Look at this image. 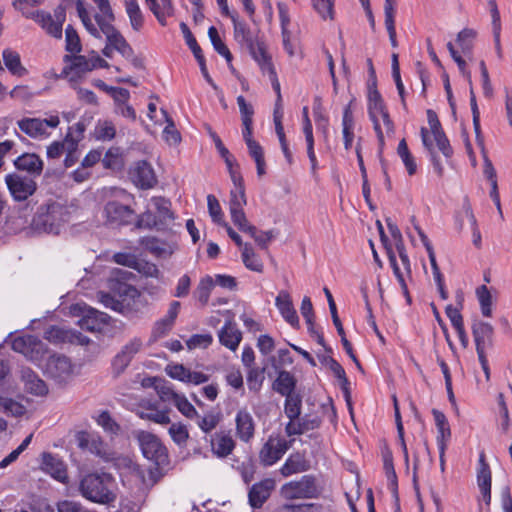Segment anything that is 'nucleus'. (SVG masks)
I'll return each mask as SVG.
<instances>
[{"mask_svg": "<svg viewBox=\"0 0 512 512\" xmlns=\"http://www.w3.org/2000/svg\"><path fill=\"white\" fill-rule=\"evenodd\" d=\"M107 221L115 225H127L134 216V211L128 206L117 201H109L104 207Z\"/></svg>", "mask_w": 512, "mask_h": 512, "instance_id": "obj_20", "label": "nucleus"}, {"mask_svg": "<svg viewBox=\"0 0 512 512\" xmlns=\"http://www.w3.org/2000/svg\"><path fill=\"white\" fill-rule=\"evenodd\" d=\"M234 24V39L241 45L245 46L252 58L259 63L269 57L266 47L248 28L244 22L237 20L236 16L229 15Z\"/></svg>", "mask_w": 512, "mask_h": 512, "instance_id": "obj_4", "label": "nucleus"}, {"mask_svg": "<svg viewBox=\"0 0 512 512\" xmlns=\"http://www.w3.org/2000/svg\"><path fill=\"white\" fill-rule=\"evenodd\" d=\"M113 21L114 19L110 18H99L96 22L101 32L106 36L107 43L123 57L131 59L134 51L122 34L112 25Z\"/></svg>", "mask_w": 512, "mask_h": 512, "instance_id": "obj_9", "label": "nucleus"}, {"mask_svg": "<svg viewBox=\"0 0 512 512\" xmlns=\"http://www.w3.org/2000/svg\"><path fill=\"white\" fill-rule=\"evenodd\" d=\"M21 378L27 392L36 396H44L47 394L48 388L45 382L30 368H23L21 370Z\"/></svg>", "mask_w": 512, "mask_h": 512, "instance_id": "obj_33", "label": "nucleus"}, {"mask_svg": "<svg viewBox=\"0 0 512 512\" xmlns=\"http://www.w3.org/2000/svg\"><path fill=\"white\" fill-rule=\"evenodd\" d=\"M257 64L260 67L262 73L268 74V77L270 79L271 85H272L274 91L277 94V100H278V102H281L282 101V96H281L280 83L278 81V77H277V73L275 71V68H274V66L272 64L271 57L269 56V57L265 58L264 60L260 61Z\"/></svg>", "mask_w": 512, "mask_h": 512, "instance_id": "obj_46", "label": "nucleus"}, {"mask_svg": "<svg viewBox=\"0 0 512 512\" xmlns=\"http://www.w3.org/2000/svg\"><path fill=\"white\" fill-rule=\"evenodd\" d=\"M317 493L315 480L312 476L305 475L297 481L285 483L280 488V495L286 500L309 499Z\"/></svg>", "mask_w": 512, "mask_h": 512, "instance_id": "obj_7", "label": "nucleus"}, {"mask_svg": "<svg viewBox=\"0 0 512 512\" xmlns=\"http://www.w3.org/2000/svg\"><path fill=\"white\" fill-rule=\"evenodd\" d=\"M275 488V481L267 478L252 485L248 493L249 504L253 508H261Z\"/></svg>", "mask_w": 512, "mask_h": 512, "instance_id": "obj_24", "label": "nucleus"}, {"mask_svg": "<svg viewBox=\"0 0 512 512\" xmlns=\"http://www.w3.org/2000/svg\"><path fill=\"white\" fill-rule=\"evenodd\" d=\"M218 338L221 345L236 351L242 341V332L238 329L233 320H227L224 326L218 332Z\"/></svg>", "mask_w": 512, "mask_h": 512, "instance_id": "obj_27", "label": "nucleus"}, {"mask_svg": "<svg viewBox=\"0 0 512 512\" xmlns=\"http://www.w3.org/2000/svg\"><path fill=\"white\" fill-rule=\"evenodd\" d=\"M265 368L250 367L247 373V385L250 391L259 392L265 380Z\"/></svg>", "mask_w": 512, "mask_h": 512, "instance_id": "obj_53", "label": "nucleus"}, {"mask_svg": "<svg viewBox=\"0 0 512 512\" xmlns=\"http://www.w3.org/2000/svg\"><path fill=\"white\" fill-rule=\"evenodd\" d=\"M85 124L81 121L69 127L65 140L72 149H78L79 142L84 138Z\"/></svg>", "mask_w": 512, "mask_h": 512, "instance_id": "obj_56", "label": "nucleus"}, {"mask_svg": "<svg viewBox=\"0 0 512 512\" xmlns=\"http://www.w3.org/2000/svg\"><path fill=\"white\" fill-rule=\"evenodd\" d=\"M136 227L145 229L156 228L158 230L164 229L152 209H148L138 216Z\"/></svg>", "mask_w": 512, "mask_h": 512, "instance_id": "obj_59", "label": "nucleus"}, {"mask_svg": "<svg viewBox=\"0 0 512 512\" xmlns=\"http://www.w3.org/2000/svg\"><path fill=\"white\" fill-rule=\"evenodd\" d=\"M476 294L481 306L482 314L485 317H489L491 315V294L488 288L485 285H482L477 288Z\"/></svg>", "mask_w": 512, "mask_h": 512, "instance_id": "obj_64", "label": "nucleus"}, {"mask_svg": "<svg viewBox=\"0 0 512 512\" xmlns=\"http://www.w3.org/2000/svg\"><path fill=\"white\" fill-rule=\"evenodd\" d=\"M143 347L141 338L134 337L122 346L120 351L114 356L112 360V373L115 376L122 374L130 365L131 361L138 354Z\"/></svg>", "mask_w": 512, "mask_h": 512, "instance_id": "obj_14", "label": "nucleus"}, {"mask_svg": "<svg viewBox=\"0 0 512 512\" xmlns=\"http://www.w3.org/2000/svg\"><path fill=\"white\" fill-rule=\"evenodd\" d=\"M209 38L212 42L214 49L223 56L228 63L232 61V54L225 43L220 39L217 29L211 26L208 30Z\"/></svg>", "mask_w": 512, "mask_h": 512, "instance_id": "obj_57", "label": "nucleus"}, {"mask_svg": "<svg viewBox=\"0 0 512 512\" xmlns=\"http://www.w3.org/2000/svg\"><path fill=\"white\" fill-rule=\"evenodd\" d=\"M23 15L26 18L33 19L48 35L56 39L62 38V26L66 19L65 9L63 7H57L53 15L44 10L23 12Z\"/></svg>", "mask_w": 512, "mask_h": 512, "instance_id": "obj_5", "label": "nucleus"}, {"mask_svg": "<svg viewBox=\"0 0 512 512\" xmlns=\"http://www.w3.org/2000/svg\"><path fill=\"white\" fill-rule=\"evenodd\" d=\"M124 5L131 27L135 31H140L144 25V16L140 9L138 0H124Z\"/></svg>", "mask_w": 512, "mask_h": 512, "instance_id": "obj_40", "label": "nucleus"}, {"mask_svg": "<svg viewBox=\"0 0 512 512\" xmlns=\"http://www.w3.org/2000/svg\"><path fill=\"white\" fill-rule=\"evenodd\" d=\"M234 188L230 191L229 209L244 208L247 204L245 187L242 176L238 172H232Z\"/></svg>", "mask_w": 512, "mask_h": 512, "instance_id": "obj_35", "label": "nucleus"}, {"mask_svg": "<svg viewBox=\"0 0 512 512\" xmlns=\"http://www.w3.org/2000/svg\"><path fill=\"white\" fill-rule=\"evenodd\" d=\"M294 440L286 441L281 437L269 436L259 451V461L263 466H272L279 461L291 447Z\"/></svg>", "mask_w": 512, "mask_h": 512, "instance_id": "obj_11", "label": "nucleus"}, {"mask_svg": "<svg viewBox=\"0 0 512 512\" xmlns=\"http://www.w3.org/2000/svg\"><path fill=\"white\" fill-rule=\"evenodd\" d=\"M397 154L401 158L407 173L409 175H414L417 171V164L411 152L408 149L407 143L405 139H402L397 147Z\"/></svg>", "mask_w": 512, "mask_h": 512, "instance_id": "obj_48", "label": "nucleus"}, {"mask_svg": "<svg viewBox=\"0 0 512 512\" xmlns=\"http://www.w3.org/2000/svg\"><path fill=\"white\" fill-rule=\"evenodd\" d=\"M275 305L278 308L282 317L293 327H297L299 325V318L297 316V312L293 306L292 299L290 294L281 290L276 299Z\"/></svg>", "mask_w": 512, "mask_h": 512, "instance_id": "obj_28", "label": "nucleus"}, {"mask_svg": "<svg viewBox=\"0 0 512 512\" xmlns=\"http://www.w3.org/2000/svg\"><path fill=\"white\" fill-rule=\"evenodd\" d=\"M45 339H47L51 343H80L84 344L88 342L87 337L83 336L81 333L65 329L60 326H51L44 333Z\"/></svg>", "mask_w": 512, "mask_h": 512, "instance_id": "obj_22", "label": "nucleus"}, {"mask_svg": "<svg viewBox=\"0 0 512 512\" xmlns=\"http://www.w3.org/2000/svg\"><path fill=\"white\" fill-rule=\"evenodd\" d=\"M322 421L317 415L305 414L303 417L299 416L293 422H288L285 425V433L287 436L302 435L308 431L315 430L320 427Z\"/></svg>", "mask_w": 512, "mask_h": 512, "instance_id": "obj_23", "label": "nucleus"}, {"mask_svg": "<svg viewBox=\"0 0 512 512\" xmlns=\"http://www.w3.org/2000/svg\"><path fill=\"white\" fill-rule=\"evenodd\" d=\"M117 485L109 473H89L79 483V492L90 502L110 504L117 498Z\"/></svg>", "mask_w": 512, "mask_h": 512, "instance_id": "obj_1", "label": "nucleus"}, {"mask_svg": "<svg viewBox=\"0 0 512 512\" xmlns=\"http://www.w3.org/2000/svg\"><path fill=\"white\" fill-rule=\"evenodd\" d=\"M210 446L215 456L218 458H226L235 449L236 442L229 433L221 431L211 436Z\"/></svg>", "mask_w": 512, "mask_h": 512, "instance_id": "obj_26", "label": "nucleus"}, {"mask_svg": "<svg viewBox=\"0 0 512 512\" xmlns=\"http://www.w3.org/2000/svg\"><path fill=\"white\" fill-rule=\"evenodd\" d=\"M14 166L19 171L27 172L28 177L35 178L41 175L44 163L37 154L24 153L14 160Z\"/></svg>", "mask_w": 512, "mask_h": 512, "instance_id": "obj_25", "label": "nucleus"}, {"mask_svg": "<svg viewBox=\"0 0 512 512\" xmlns=\"http://www.w3.org/2000/svg\"><path fill=\"white\" fill-rule=\"evenodd\" d=\"M151 205L158 221L165 228L174 220V213L171 210V202L161 196L152 197Z\"/></svg>", "mask_w": 512, "mask_h": 512, "instance_id": "obj_34", "label": "nucleus"}, {"mask_svg": "<svg viewBox=\"0 0 512 512\" xmlns=\"http://www.w3.org/2000/svg\"><path fill=\"white\" fill-rule=\"evenodd\" d=\"M472 334L477 354H485L493 346L494 329L483 321L476 320L472 325Z\"/></svg>", "mask_w": 512, "mask_h": 512, "instance_id": "obj_19", "label": "nucleus"}, {"mask_svg": "<svg viewBox=\"0 0 512 512\" xmlns=\"http://www.w3.org/2000/svg\"><path fill=\"white\" fill-rule=\"evenodd\" d=\"M113 290L118 298L104 292H100L98 297L105 307L111 308L112 310L120 313H126L133 310L134 306L141 298L140 292L134 286L127 283L119 282Z\"/></svg>", "mask_w": 512, "mask_h": 512, "instance_id": "obj_3", "label": "nucleus"}, {"mask_svg": "<svg viewBox=\"0 0 512 512\" xmlns=\"http://www.w3.org/2000/svg\"><path fill=\"white\" fill-rule=\"evenodd\" d=\"M477 483L479 489L491 488V470L484 460V455L480 456Z\"/></svg>", "mask_w": 512, "mask_h": 512, "instance_id": "obj_62", "label": "nucleus"}, {"mask_svg": "<svg viewBox=\"0 0 512 512\" xmlns=\"http://www.w3.org/2000/svg\"><path fill=\"white\" fill-rule=\"evenodd\" d=\"M137 415L144 420H149L160 425L171 422L168 410L162 409H138Z\"/></svg>", "mask_w": 512, "mask_h": 512, "instance_id": "obj_45", "label": "nucleus"}, {"mask_svg": "<svg viewBox=\"0 0 512 512\" xmlns=\"http://www.w3.org/2000/svg\"><path fill=\"white\" fill-rule=\"evenodd\" d=\"M67 208L57 202L41 205L32 219L31 229L36 233L59 234L60 229L68 221Z\"/></svg>", "mask_w": 512, "mask_h": 512, "instance_id": "obj_2", "label": "nucleus"}, {"mask_svg": "<svg viewBox=\"0 0 512 512\" xmlns=\"http://www.w3.org/2000/svg\"><path fill=\"white\" fill-rule=\"evenodd\" d=\"M432 414L434 417L435 425L437 428L438 436H437V446L439 452H442V455H445V450L447 448V441L451 437L450 425L446 416L439 410L433 409Z\"/></svg>", "mask_w": 512, "mask_h": 512, "instance_id": "obj_31", "label": "nucleus"}, {"mask_svg": "<svg viewBox=\"0 0 512 512\" xmlns=\"http://www.w3.org/2000/svg\"><path fill=\"white\" fill-rule=\"evenodd\" d=\"M308 469L306 460L300 454H291L280 468V473L284 477L304 472Z\"/></svg>", "mask_w": 512, "mask_h": 512, "instance_id": "obj_37", "label": "nucleus"}, {"mask_svg": "<svg viewBox=\"0 0 512 512\" xmlns=\"http://www.w3.org/2000/svg\"><path fill=\"white\" fill-rule=\"evenodd\" d=\"M213 287L214 279L211 276L206 275L200 279L194 291V297L201 303L202 306H205L208 303Z\"/></svg>", "mask_w": 512, "mask_h": 512, "instance_id": "obj_44", "label": "nucleus"}, {"mask_svg": "<svg viewBox=\"0 0 512 512\" xmlns=\"http://www.w3.org/2000/svg\"><path fill=\"white\" fill-rule=\"evenodd\" d=\"M229 212L233 224L237 226L240 231L246 233L255 230V226L248 222L243 208L229 209Z\"/></svg>", "mask_w": 512, "mask_h": 512, "instance_id": "obj_58", "label": "nucleus"}, {"mask_svg": "<svg viewBox=\"0 0 512 512\" xmlns=\"http://www.w3.org/2000/svg\"><path fill=\"white\" fill-rule=\"evenodd\" d=\"M296 379L288 371H280L273 383V389L282 396L295 393Z\"/></svg>", "mask_w": 512, "mask_h": 512, "instance_id": "obj_36", "label": "nucleus"}, {"mask_svg": "<svg viewBox=\"0 0 512 512\" xmlns=\"http://www.w3.org/2000/svg\"><path fill=\"white\" fill-rule=\"evenodd\" d=\"M235 435L243 443L253 440L256 430V422L250 411L244 407L237 410L235 415Z\"/></svg>", "mask_w": 512, "mask_h": 512, "instance_id": "obj_18", "label": "nucleus"}, {"mask_svg": "<svg viewBox=\"0 0 512 512\" xmlns=\"http://www.w3.org/2000/svg\"><path fill=\"white\" fill-rule=\"evenodd\" d=\"M301 410L302 397L299 394L293 393L285 396L284 413L289 419L288 422H293L295 419H298L301 415Z\"/></svg>", "mask_w": 512, "mask_h": 512, "instance_id": "obj_42", "label": "nucleus"}, {"mask_svg": "<svg viewBox=\"0 0 512 512\" xmlns=\"http://www.w3.org/2000/svg\"><path fill=\"white\" fill-rule=\"evenodd\" d=\"M65 49L71 55L78 54L82 50L80 37L71 25H68L65 29Z\"/></svg>", "mask_w": 512, "mask_h": 512, "instance_id": "obj_52", "label": "nucleus"}, {"mask_svg": "<svg viewBox=\"0 0 512 512\" xmlns=\"http://www.w3.org/2000/svg\"><path fill=\"white\" fill-rule=\"evenodd\" d=\"M107 322V315L94 308H87L84 315L78 320L81 329L95 332L101 329V326Z\"/></svg>", "mask_w": 512, "mask_h": 512, "instance_id": "obj_32", "label": "nucleus"}, {"mask_svg": "<svg viewBox=\"0 0 512 512\" xmlns=\"http://www.w3.org/2000/svg\"><path fill=\"white\" fill-rule=\"evenodd\" d=\"M3 61L9 72L18 77L27 74V69L21 64L20 55L11 49L3 51Z\"/></svg>", "mask_w": 512, "mask_h": 512, "instance_id": "obj_39", "label": "nucleus"}, {"mask_svg": "<svg viewBox=\"0 0 512 512\" xmlns=\"http://www.w3.org/2000/svg\"><path fill=\"white\" fill-rule=\"evenodd\" d=\"M312 5L323 20H333L334 0H312Z\"/></svg>", "mask_w": 512, "mask_h": 512, "instance_id": "obj_61", "label": "nucleus"}, {"mask_svg": "<svg viewBox=\"0 0 512 512\" xmlns=\"http://www.w3.org/2000/svg\"><path fill=\"white\" fill-rule=\"evenodd\" d=\"M60 123L57 115H51L49 118H22L17 121V126L21 132L31 138L46 137L49 135L48 129L56 128Z\"/></svg>", "mask_w": 512, "mask_h": 512, "instance_id": "obj_10", "label": "nucleus"}, {"mask_svg": "<svg viewBox=\"0 0 512 512\" xmlns=\"http://www.w3.org/2000/svg\"><path fill=\"white\" fill-rule=\"evenodd\" d=\"M76 10L79 18L81 19L86 30L96 38H100V28L98 29L93 23L92 20L84 6V2L82 0H77L76 2Z\"/></svg>", "mask_w": 512, "mask_h": 512, "instance_id": "obj_54", "label": "nucleus"}, {"mask_svg": "<svg viewBox=\"0 0 512 512\" xmlns=\"http://www.w3.org/2000/svg\"><path fill=\"white\" fill-rule=\"evenodd\" d=\"M76 441L80 449L89 451L106 462L115 460L113 453L107 449L106 444L95 433L80 431L76 435Z\"/></svg>", "mask_w": 512, "mask_h": 512, "instance_id": "obj_13", "label": "nucleus"}, {"mask_svg": "<svg viewBox=\"0 0 512 512\" xmlns=\"http://www.w3.org/2000/svg\"><path fill=\"white\" fill-rule=\"evenodd\" d=\"M142 243L145 249L156 257L167 258L174 252L172 245L162 242L156 238H147Z\"/></svg>", "mask_w": 512, "mask_h": 512, "instance_id": "obj_41", "label": "nucleus"}, {"mask_svg": "<svg viewBox=\"0 0 512 512\" xmlns=\"http://www.w3.org/2000/svg\"><path fill=\"white\" fill-rule=\"evenodd\" d=\"M193 420L204 433H209L218 426L221 421V415L219 413L208 412L204 416H200L199 413H197V417Z\"/></svg>", "mask_w": 512, "mask_h": 512, "instance_id": "obj_49", "label": "nucleus"}, {"mask_svg": "<svg viewBox=\"0 0 512 512\" xmlns=\"http://www.w3.org/2000/svg\"><path fill=\"white\" fill-rule=\"evenodd\" d=\"M354 117L350 106H346L343 111L342 117V134L344 140V147L346 150H350L354 140Z\"/></svg>", "mask_w": 512, "mask_h": 512, "instance_id": "obj_38", "label": "nucleus"}, {"mask_svg": "<svg viewBox=\"0 0 512 512\" xmlns=\"http://www.w3.org/2000/svg\"><path fill=\"white\" fill-rule=\"evenodd\" d=\"M115 134V126L109 120H98L93 132L94 137L101 141H109L115 137Z\"/></svg>", "mask_w": 512, "mask_h": 512, "instance_id": "obj_51", "label": "nucleus"}, {"mask_svg": "<svg viewBox=\"0 0 512 512\" xmlns=\"http://www.w3.org/2000/svg\"><path fill=\"white\" fill-rule=\"evenodd\" d=\"M64 60L69 64L63 69L62 73L72 86H75L82 77L95 69L93 62L86 56L65 55Z\"/></svg>", "mask_w": 512, "mask_h": 512, "instance_id": "obj_12", "label": "nucleus"}, {"mask_svg": "<svg viewBox=\"0 0 512 512\" xmlns=\"http://www.w3.org/2000/svg\"><path fill=\"white\" fill-rule=\"evenodd\" d=\"M134 436L138 441L143 456L156 465L164 464L167 460V449L159 437L151 432L137 430Z\"/></svg>", "mask_w": 512, "mask_h": 512, "instance_id": "obj_6", "label": "nucleus"}, {"mask_svg": "<svg viewBox=\"0 0 512 512\" xmlns=\"http://www.w3.org/2000/svg\"><path fill=\"white\" fill-rule=\"evenodd\" d=\"M370 120L373 123L374 131L377 135L378 143L380 152L382 151L384 145H385V138L384 133L382 130V124L385 127L386 134L388 136H391L395 132V126L393 121L390 118V115L388 113V110L385 107V104L368 111Z\"/></svg>", "mask_w": 512, "mask_h": 512, "instance_id": "obj_16", "label": "nucleus"}, {"mask_svg": "<svg viewBox=\"0 0 512 512\" xmlns=\"http://www.w3.org/2000/svg\"><path fill=\"white\" fill-rule=\"evenodd\" d=\"M489 4L491 7V17H492L495 48H496L497 56L501 59L503 57V54H502L501 43H500V32H501L500 13L498 11L495 0H490Z\"/></svg>", "mask_w": 512, "mask_h": 512, "instance_id": "obj_47", "label": "nucleus"}, {"mask_svg": "<svg viewBox=\"0 0 512 512\" xmlns=\"http://www.w3.org/2000/svg\"><path fill=\"white\" fill-rule=\"evenodd\" d=\"M45 372L58 382L66 381L73 373V366L68 357L53 354L48 357L45 364Z\"/></svg>", "mask_w": 512, "mask_h": 512, "instance_id": "obj_17", "label": "nucleus"}, {"mask_svg": "<svg viewBox=\"0 0 512 512\" xmlns=\"http://www.w3.org/2000/svg\"><path fill=\"white\" fill-rule=\"evenodd\" d=\"M420 134H421V139H422V143H423L424 147L430 153L431 161H432V165H433L434 171L437 173V175L439 177H442L443 173H444V168H443L439 158L435 154L434 146H433V143H432V141L430 139V132H429V130L427 128H425V127H422L421 130H420Z\"/></svg>", "mask_w": 512, "mask_h": 512, "instance_id": "obj_43", "label": "nucleus"}, {"mask_svg": "<svg viewBox=\"0 0 512 512\" xmlns=\"http://www.w3.org/2000/svg\"><path fill=\"white\" fill-rule=\"evenodd\" d=\"M5 183L15 201H25L37 190V183L34 178L18 173L7 174Z\"/></svg>", "mask_w": 512, "mask_h": 512, "instance_id": "obj_8", "label": "nucleus"}, {"mask_svg": "<svg viewBox=\"0 0 512 512\" xmlns=\"http://www.w3.org/2000/svg\"><path fill=\"white\" fill-rule=\"evenodd\" d=\"M130 180L141 189H151L157 184V177L151 164L146 160L134 162L128 172Z\"/></svg>", "mask_w": 512, "mask_h": 512, "instance_id": "obj_15", "label": "nucleus"}, {"mask_svg": "<svg viewBox=\"0 0 512 512\" xmlns=\"http://www.w3.org/2000/svg\"><path fill=\"white\" fill-rule=\"evenodd\" d=\"M145 3L161 26H166L168 18L174 15L172 0H145Z\"/></svg>", "mask_w": 512, "mask_h": 512, "instance_id": "obj_29", "label": "nucleus"}, {"mask_svg": "<svg viewBox=\"0 0 512 512\" xmlns=\"http://www.w3.org/2000/svg\"><path fill=\"white\" fill-rule=\"evenodd\" d=\"M76 10L79 18L81 19L86 30L96 38H100V28L98 29L93 23L92 20L84 6V2L82 0H77L76 2Z\"/></svg>", "mask_w": 512, "mask_h": 512, "instance_id": "obj_55", "label": "nucleus"}, {"mask_svg": "<svg viewBox=\"0 0 512 512\" xmlns=\"http://www.w3.org/2000/svg\"><path fill=\"white\" fill-rule=\"evenodd\" d=\"M242 260L246 268L255 271L262 272L263 271V263L259 259V257L255 254L252 246L250 244H245L242 248Z\"/></svg>", "mask_w": 512, "mask_h": 512, "instance_id": "obj_50", "label": "nucleus"}, {"mask_svg": "<svg viewBox=\"0 0 512 512\" xmlns=\"http://www.w3.org/2000/svg\"><path fill=\"white\" fill-rule=\"evenodd\" d=\"M427 120L430 126L431 134L433 135L438 149L446 158H450L453 154V149L444 131L442 130L437 114L433 110L427 111Z\"/></svg>", "mask_w": 512, "mask_h": 512, "instance_id": "obj_21", "label": "nucleus"}, {"mask_svg": "<svg viewBox=\"0 0 512 512\" xmlns=\"http://www.w3.org/2000/svg\"><path fill=\"white\" fill-rule=\"evenodd\" d=\"M43 470L60 482H66L68 475L64 462L50 453L43 454Z\"/></svg>", "mask_w": 512, "mask_h": 512, "instance_id": "obj_30", "label": "nucleus"}, {"mask_svg": "<svg viewBox=\"0 0 512 512\" xmlns=\"http://www.w3.org/2000/svg\"><path fill=\"white\" fill-rule=\"evenodd\" d=\"M169 435L171 436L172 440L178 445V446H185L187 443V440L189 438V432L186 427V425L182 423H173L169 427Z\"/></svg>", "mask_w": 512, "mask_h": 512, "instance_id": "obj_60", "label": "nucleus"}, {"mask_svg": "<svg viewBox=\"0 0 512 512\" xmlns=\"http://www.w3.org/2000/svg\"><path fill=\"white\" fill-rule=\"evenodd\" d=\"M161 111H162V113L166 119V122H167V125L165 126V128L163 130L164 139L170 144L179 143L181 141V136H180V133L178 132V130L176 129L174 122L172 121L171 118L168 117L165 110L162 109Z\"/></svg>", "mask_w": 512, "mask_h": 512, "instance_id": "obj_63", "label": "nucleus"}]
</instances>
